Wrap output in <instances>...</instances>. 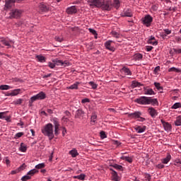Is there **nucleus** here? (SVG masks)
Wrapping results in <instances>:
<instances>
[{
	"label": "nucleus",
	"instance_id": "52",
	"mask_svg": "<svg viewBox=\"0 0 181 181\" xmlns=\"http://www.w3.org/2000/svg\"><path fill=\"white\" fill-rule=\"evenodd\" d=\"M144 177H145L146 180H148V181L151 180V175H149V174H145V175H144Z\"/></svg>",
	"mask_w": 181,
	"mask_h": 181
},
{
	"label": "nucleus",
	"instance_id": "28",
	"mask_svg": "<svg viewBox=\"0 0 181 181\" xmlns=\"http://www.w3.org/2000/svg\"><path fill=\"white\" fill-rule=\"evenodd\" d=\"M39 170L37 169H33L30 170L27 174L32 177V176H34V175H36V173H38Z\"/></svg>",
	"mask_w": 181,
	"mask_h": 181
},
{
	"label": "nucleus",
	"instance_id": "8",
	"mask_svg": "<svg viewBox=\"0 0 181 181\" xmlns=\"http://www.w3.org/2000/svg\"><path fill=\"white\" fill-rule=\"evenodd\" d=\"M15 4V0H6V4L4 5V11H8L11 9L12 6Z\"/></svg>",
	"mask_w": 181,
	"mask_h": 181
},
{
	"label": "nucleus",
	"instance_id": "16",
	"mask_svg": "<svg viewBox=\"0 0 181 181\" xmlns=\"http://www.w3.org/2000/svg\"><path fill=\"white\" fill-rule=\"evenodd\" d=\"M161 122L164 127L165 131H172V125L169 124V122H163V120H161Z\"/></svg>",
	"mask_w": 181,
	"mask_h": 181
},
{
	"label": "nucleus",
	"instance_id": "27",
	"mask_svg": "<svg viewBox=\"0 0 181 181\" xmlns=\"http://www.w3.org/2000/svg\"><path fill=\"white\" fill-rule=\"evenodd\" d=\"M74 179H78V180H85L86 175L84 174H81L79 175H75L73 177Z\"/></svg>",
	"mask_w": 181,
	"mask_h": 181
},
{
	"label": "nucleus",
	"instance_id": "44",
	"mask_svg": "<svg viewBox=\"0 0 181 181\" xmlns=\"http://www.w3.org/2000/svg\"><path fill=\"white\" fill-rule=\"evenodd\" d=\"M89 86H91L93 90H95V88H97V84H95V83L90 81L88 83Z\"/></svg>",
	"mask_w": 181,
	"mask_h": 181
},
{
	"label": "nucleus",
	"instance_id": "26",
	"mask_svg": "<svg viewBox=\"0 0 181 181\" xmlns=\"http://www.w3.org/2000/svg\"><path fill=\"white\" fill-rule=\"evenodd\" d=\"M111 35H112V36H113V37H115L117 40V42H121L119 40V37H121L119 33H117L116 31H112Z\"/></svg>",
	"mask_w": 181,
	"mask_h": 181
},
{
	"label": "nucleus",
	"instance_id": "6",
	"mask_svg": "<svg viewBox=\"0 0 181 181\" xmlns=\"http://www.w3.org/2000/svg\"><path fill=\"white\" fill-rule=\"evenodd\" d=\"M52 63H54L55 66H62V67H67L70 64L69 61H62L57 59H54Z\"/></svg>",
	"mask_w": 181,
	"mask_h": 181
},
{
	"label": "nucleus",
	"instance_id": "62",
	"mask_svg": "<svg viewBox=\"0 0 181 181\" xmlns=\"http://www.w3.org/2000/svg\"><path fill=\"white\" fill-rule=\"evenodd\" d=\"M159 70H160V66H156V67L154 69L155 73H158V71H159Z\"/></svg>",
	"mask_w": 181,
	"mask_h": 181
},
{
	"label": "nucleus",
	"instance_id": "15",
	"mask_svg": "<svg viewBox=\"0 0 181 181\" xmlns=\"http://www.w3.org/2000/svg\"><path fill=\"white\" fill-rule=\"evenodd\" d=\"M81 84V82L76 81L74 84L71 85L70 86L67 87L68 90H78V86Z\"/></svg>",
	"mask_w": 181,
	"mask_h": 181
},
{
	"label": "nucleus",
	"instance_id": "50",
	"mask_svg": "<svg viewBox=\"0 0 181 181\" xmlns=\"http://www.w3.org/2000/svg\"><path fill=\"white\" fill-rule=\"evenodd\" d=\"M48 66L50 67V69H54V67H56V64H54V62H49Z\"/></svg>",
	"mask_w": 181,
	"mask_h": 181
},
{
	"label": "nucleus",
	"instance_id": "63",
	"mask_svg": "<svg viewBox=\"0 0 181 181\" xmlns=\"http://www.w3.org/2000/svg\"><path fill=\"white\" fill-rule=\"evenodd\" d=\"M174 52H175V53L180 54V53H181V49H174Z\"/></svg>",
	"mask_w": 181,
	"mask_h": 181
},
{
	"label": "nucleus",
	"instance_id": "55",
	"mask_svg": "<svg viewBox=\"0 0 181 181\" xmlns=\"http://www.w3.org/2000/svg\"><path fill=\"white\" fill-rule=\"evenodd\" d=\"M152 49H153V47H152V46H146V50L147 52H151L152 50Z\"/></svg>",
	"mask_w": 181,
	"mask_h": 181
},
{
	"label": "nucleus",
	"instance_id": "40",
	"mask_svg": "<svg viewBox=\"0 0 181 181\" xmlns=\"http://www.w3.org/2000/svg\"><path fill=\"white\" fill-rule=\"evenodd\" d=\"M27 149H28V148L26 147V146H25V144H23V143H21V147H20V151H21V152H26Z\"/></svg>",
	"mask_w": 181,
	"mask_h": 181
},
{
	"label": "nucleus",
	"instance_id": "5",
	"mask_svg": "<svg viewBox=\"0 0 181 181\" xmlns=\"http://www.w3.org/2000/svg\"><path fill=\"white\" fill-rule=\"evenodd\" d=\"M22 13H23L22 10L13 9L10 12V18H21V16H22Z\"/></svg>",
	"mask_w": 181,
	"mask_h": 181
},
{
	"label": "nucleus",
	"instance_id": "32",
	"mask_svg": "<svg viewBox=\"0 0 181 181\" xmlns=\"http://www.w3.org/2000/svg\"><path fill=\"white\" fill-rule=\"evenodd\" d=\"M122 71H123V73H124L126 76H129V74H131V71H129V69L127 67H123L122 69Z\"/></svg>",
	"mask_w": 181,
	"mask_h": 181
},
{
	"label": "nucleus",
	"instance_id": "13",
	"mask_svg": "<svg viewBox=\"0 0 181 181\" xmlns=\"http://www.w3.org/2000/svg\"><path fill=\"white\" fill-rule=\"evenodd\" d=\"M148 114H150L152 118H155V117L158 115V112H156V110H155V108L153 107H149L148 110Z\"/></svg>",
	"mask_w": 181,
	"mask_h": 181
},
{
	"label": "nucleus",
	"instance_id": "22",
	"mask_svg": "<svg viewBox=\"0 0 181 181\" xmlns=\"http://www.w3.org/2000/svg\"><path fill=\"white\" fill-rule=\"evenodd\" d=\"M144 94H146L147 95H155V91H153V89L152 88H148L145 90Z\"/></svg>",
	"mask_w": 181,
	"mask_h": 181
},
{
	"label": "nucleus",
	"instance_id": "61",
	"mask_svg": "<svg viewBox=\"0 0 181 181\" xmlns=\"http://www.w3.org/2000/svg\"><path fill=\"white\" fill-rule=\"evenodd\" d=\"M62 121H64L65 122H67V121H69V117L64 116L62 117Z\"/></svg>",
	"mask_w": 181,
	"mask_h": 181
},
{
	"label": "nucleus",
	"instance_id": "36",
	"mask_svg": "<svg viewBox=\"0 0 181 181\" xmlns=\"http://www.w3.org/2000/svg\"><path fill=\"white\" fill-rule=\"evenodd\" d=\"M69 153L71 155L72 158H76V156H78V153L76 150L70 151Z\"/></svg>",
	"mask_w": 181,
	"mask_h": 181
},
{
	"label": "nucleus",
	"instance_id": "29",
	"mask_svg": "<svg viewBox=\"0 0 181 181\" xmlns=\"http://www.w3.org/2000/svg\"><path fill=\"white\" fill-rule=\"evenodd\" d=\"M36 57L37 59V61L40 63H45V62H46V58L44 56L37 55Z\"/></svg>",
	"mask_w": 181,
	"mask_h": 181
},
{
	"label": "nucleus",
	"instance_id": "48",
	"mask_svg": "<svg viewBox=\"0 0 181 181\" xmlns=\"http://www.w3.org/2000/svg\"><path fill=\"white\" fill-rule=\"evenodd\" d=\"M148 43L149 45H153V46H156L158 45V41H151V40H148Z\"/></svg>",
	"mask_w": 181,
	"mask_h": 181
},
{
	"label": "nucleus",
	"instance_id": "42",
	"mask_svg": "<svg viewBox=\"0 0 181 181\" xmlns=\"http://www.w3.org/2000/svg\"><path fill=\"white\" fill-rule=\"evenodd\" d=\"M100 138L101 139H105L107 138V134H105V132L102 131L100 132Z\"/></svg>",
	"mask_w": 181,
	"mask_h": 181
},
{
	"label": "nucleus",
	"instance_id": "39",
	"mask_svg": "<svg viewBox=\"0 0 181 181\" xmlns=\"http://www.w3.org/2000/svg\"><path fill=\"white\" fill-rule=\"evenodd\" d=\"M112 167L117 170H124V168L122 167V165H119L118 164H115L112 165Z\"/></svg>",
	"mask_w": 181,
	"mask_h": 181
},
{
	"label": "nucleus",
	"instance_id": "58",
	"mask_svg": "<svg viewBox=\"0 0 181 181\" xmlns=\"http://www.w3.org/2000/svg\"><path fill=\"white\" fill-rule=\"evenodd\" d=\"M168 71H175L177 73V71H178L177 69L175 68V67H172L170 69H169Z\"/></svg>",
	"mask_w": 181,
	"mask_h": 181
},
{
	"label": "nucleus",
	"instance_id": "3",
	"mask_svg": "<svg viewBox=\"0 0 181 181\" xmlns=\"http://www.w3.org/2000/svg\"><path fill=\"white\" fill-rule=\"evenodd\" d=\"M46 98V93L44 92H40L38 94L33 95L30 98V106L32 107V104L37 100H45Z\"/></svg>",
	"mask_w": 181,
	"mask_h": 181
},
{
	"label": "nucleus",
	"instance_id": "31",
	"mask_svg": "<svg viewBox=\"0 0 181 181\" xmlns=\"http://www.w3.org/2000/svg\"><path fill=\"white\" fill-rule=\"evenodd\" d=\"M1 42L4 45V46H8V47H11V44L13 43V41L12 40L8 41L4 40H2Z\"/></svg>",
	"mask_w": 181,
	"mask_h": 181
},
{
	"label": "nucleus",
	"instance_id": "24",
	"mask_svg": "<svg viewBox=\"0 0 181 181\" xmlns=\"http://www.w3.org/2000/svg\"><path fill=\"white\" fill-rule=\"evenodd\" d=\"M21 93V89H15L8 93V95L13 97L15 95H18Z\"/></svg>",
	"mask_w": 181,
	"mask_h": 181
},
{
	"label": "nucleus",
	"instance_id": "49",
	"mask_svg": "<svg viewBox=\"0 0 181 181\" xmlns=\"http://www.w3.org/2000/svg\"><path fill=\"white\" fill-rule=\"evenodd\" d=\"M55 40L57 42H59V43H62V42H63L64 39L62 37H55Z\"/></svg>",
	"mask_w": 181,
	"mask_h": 181
},
{
	"label": "nucleus",
	"instance_id": "33",
	"mask_svg": "<svg viewBox=\"0 0 181 181\" xmlns=\"http://www.w3.org/2000/svg\"><path fill=\"white\" fill-rule=\"evenodd\" d=\"M90 122H93V124H95V122H97V115H95V113H93L90 117Z\"/></svg>",
	"mask_w": 181,
	"mask_h": 181
},
{
	"label": "nucleus",
	"instance_id": "21",
	"mask_svg": "<svg viewBox=\"0 0 181 181\" xmlns=\"http://www.w3.org/2000/svg\"><path fill=\"white\" fill-rule=\"evenodd\" d=\"M39 8L40 9V11H42V12H46V11H47V6H46V4H45V3H40L39 4Z\"/></svg>",
	"mask_w": 181,
	"mask_h": 181
},
{
	"label": "nucleus",
	"instance_id": "1",
	"mask_svg": "<svg viewBox=\"0 0 181 181\" xmlns=\"http://www.w3.org/2000/svg\"><path fill=\"white\" fill-rule=\"evenodd\" d=\"M101 8L103 11H111L112 8L118 9L119 8V0H105Z\"/></svg>",
	"mask_w": 181,
	"mask_h": 181
},
{
	"label": "nucleus",
	"instance_id": "46",
	"mask_svg": "<svg viewBox=\"0 0 181 181\" xmlns=\"http://www.w3.org/2000/svg\"><path fill=\"white\" fill-rule=\"evenodd\" d=\"M23 101V100H22V99H18L16 101H14V104L16 105H21V104H22Z\"/></svg>",
	"mask_w": 181,
	"mask_h": 181
},
{
	"label": "nucleus",
	"instance_id": "9",
	"mask_svg": "<svg viewBox=\"0 0 181 181\" xmlns=\"http://www.w3.org/2000/svg\"><path fill=\"white\" fill-rule=\"evenodd\" d=\"M122 16H127L131 18L132 16V10L129 8H124L121 13Z\"/></svg>",
	"mask_w": 181,
	"mask_h": 181
},
{
	"label": "nucleus",
	"instance_id": "59",
	"mask_svg": "<svg viewBox=\"0 0 181 181\" xmlns=\"http://www.w3.org/2000/svg\"><path fill=\"white\" fill-rule=\"evenodd\" d=\"M156 166L158 169H163V168H165V165L163 164H158Z\"/></svg>",
	"mask_w": 181,
	"mask_h": 181
},
{
	"label": "nucleus",
	"instance_id": "60",
	"mask_svg": "<svg viewBox=\"0 0 181 181\" xmlns=\"http://www.w3.org/2000/svg\"><path fill=\"white\" fill-rule=\"evenodd\" d=\"M66 133H67V130L64 127H63L62 128V135H63V136H64Z\"/></svg>",
	"mask_w": 181,
	"mask_h": 181
},
{
	"label": "nucleus",
	"instance_id": "11",
	"mask_svg": "<svg viewBox=\"0 0 181 181\" xmlns=\"http://www.w3.org/2000/svg\"><path fill=\"white\" fill-rule=\"evenodd\" d=\"M149 104H151V105H156L158 104V99L148 97L147 98V105Z\"/></svg>",
	"mask_w": 181,
	"mask_h": 181
},
{
	"label": "nucleus",
	"instance_id": "43",
	"mask_svg": "<svg viewBox=\"0 0 181 181\" xmlns=\"http://www.w3.org/2000/svg\"><path fill=\"white\" fill-rule=\"evenodd\" d=\"M53 123H54V127H60V124L59 123V120H57V118L53 119Z\"/></svg>",
	"mask_w": 181,
	"mask_h": 181
},
{
	"label": "nucleus",
	"instance_id": "45",
	"mask_svg": "<svg viewBox=\"0 0 181 181\" xmlns=\"http://www.w3.org/2000/svg\"><path fill=\"white\" fill-rule=\"evenodd\" d=\"M23 134H24L23 132H18V133L16 134L15 139H18L21 138Z\"/></svg>",
	"mask_w": 181,
	"mask_h": 181
},
{
	"label": "nucleus",
	"instance_id": "10",
	"mask_svg": "<svg viewBox=\"0 0 181 181\" xmlns=\"http://www.w3.org/2000/svg\"><path fill=\"white\" fill-rule=\"evenodd\" d=\"M136 103L139 104H142L143 105H148V97L143 96L141 98L137 99Z\"/></svg>",
	"mask_w": 181,
	"mask_h": 181
},
{
	"label": "nucleus",
	"instance_id": "64",
	"mask_svg": "<svg viewBox=\"0 0 181 181\" xmlns=\"http://www.w3.org/2000/svg\"><path fill=\"white\" fill-rule=\"evenodd\" d=\"M175 163H180V165H181V159L175 160Z\"/></svg>",
	"mask_w": 181,
	"mask_h": 181
},
{
	"label": "nucleus",
	"instance_id": "38",
	"mask_svg": "<svg viewBox=\"0 0 181 181\" xmlns=\"http://www.w3.org/2000/svg\"><path fill=\"white\" fill-rule=\"evenodd\" d=\"M30 179H32V177H30V175H29L27 173L26 175H24L23 177H22L21 180L22 181H28V180H30Z\"/></svg>",
	"mask_w": 181,
	"mask_h": 181
},
{
	"label": "nucleus",
	"instance_id": "12",
	"mask_svg": "<svg viewBox=\"0 0 181 181\" xmlns=\"http://www.w3.org/2000/svg\"><path fill=\"white\" fill-rule=\"evenodd\" d=\"M112 43V41L109 40L105 43V46L106 49H107V50H110V52H114V50H115V48L112 47V45H111Z\"/></svg>",
	"mask_w": 181,
	"mask_h": 181
},
{
	"label": "nucleus",
	"instance_id": "19",
	"mask_svg": "<svg viewBox=\"0 0 181 181\" xmlns=\"http://www.w3.org/2000/svg\"><path fill=\"white\" fill-rule=\"evenodd\" d=\"M170 159H172V156H170V153H168L166 158H163L161 162L164 163V165H166L170 162Z\"/></svg>",
	"mask_w": 181,
	"mask_h": 181
},
{
	"label": "nucleus",
	"instance_id": "30",
	"mask_svg": "<svg viewBox=\"0 0 181 181\" xmlns=\"http://www.w3.org/2000/svg\"><path fill=\"white\" fill-rule=\"evenodd\" d=\"M175 127H180L181 125V116H178L175 121Z\"/></svg>",
	"mask_w": 181,
	"mask_h": 181
},
{
	"label": "nucleus",
	"instance_id": "35",
	"mask_svg": "<svg viewBox=\"0 0 181 181\" xmlns=\"http://www.w3.org/2000/svg\"><path fill=\"white\" fill-rule=\"evenodd\" d=\"M154 86H155L156 88H157V90L158 91H160L161 90H163V88L162 86H160V83L155 82L154 83Z\"/></svg>",
	"mask_w": 181,
	"mask_h": 181
},
{
	"label": "nucleus",
	"instance_id": "53",
	"mask_svg": "<svg viewBox=\"0 0 181 181\" xmlns=\"http://www.w3.org/2000/svg\"><path fill=\"white\" fill-rule=\"evenodd\" d=\"M82 104H86V103H90V99L84 98L81 100Z\"/></svg>",
	"mask_w": 181,
	"mask_h": 181
},
{
	"label": "nucleus",
	"instance_id": "4",
	"mask_svg": "<svg viewBox=\"0 0 181 181\" xmlns=\"http://www.w3.org/2000/svg\"><path fill=\"white\" fill-rule=\"evenodd\" d=\"M105 0H88L90 6H96V8H102Z\"/></svg>",
	"mask_w": 181,
	"mask_h": 181
},
{
	"label": "nucleus",
	"instance_id": "37",
	"mask_svg": "<svg viewBox=\"0 0 181 181\" xmlns=\"http://www.w3.org/2000/svg\"><path fill=\"white\" fill-rule=\"evenodd\" d=\"M12 87L9 86L8 85H1L0 90H11Z\"/></svg>",
	"mask_w": 181,
	"mask_h": 181
},
{
	"label": "nucleus",
	"instance_id": "20",
	"mask_svg": "<svg viewBox=\"0 0 181 181\" xmlns=\"http://www.w3.org/2000/svg\"><path fill=\"white\" fill-rule=\"evenodd\" d=\"M145 131H146V126H137V134H142V132H145Z\"/></svg>",
	"mask_w": 181,
	"mask_h": 181
},
{
	"label": "nucleus",
	"instance_id": "41",
	"mask_svg": "<svg viewBox=\"0 0 181 181\" xmlns=\"http://www.w3.org/2000/svg\"><path fill=\"white\" fill-rule=\"evenodd\" d=\"M46 165L45 163H39L38 165H35V169H43V168H45Z\"/></svg>",
	"mask_w": 181,
	"mask_h": 181
},
{
	"label": "nucleus",
	"instance_id": "54",
	"mask_svg": "<svg viewBox=\"0 0 181 181\" xmlns=\"http://www.w3.org/2000/svg\"><path fill=\"white\" fill-rule=\"evenodd\" d=\"M142 57H143V56H142V54H136V59H137V60H142Z\"/></svg>",
	"mask_w": 181,
	"mask_h": 181
},
{
	"label": "nucleus",
	"instance_id": "14",
	"mask_svg": "<svg viewBox=\"0 0 181 181\" xmlns=\"http://www.w3.org/2000/svg\"><path fill=\"white\" fill-rule=\"evenodd\" d=\"M84 114L85 113H84V111H83V110L78 109L76 112L75 118H79V119L83 118Z\"/></svg>",
	"mask_w": 181,
	"mask_h": 181
},
{
	"label": "nucleus",
	"instance_id": "7",
	"mask_svg": "<svg viewBox=\"0 0 181 181\" xmlns=\"http://www.w3.org/2000/svg\"><path fill=\"white\" fill-rule=\"evenodd\" d=\"M77 12V6H71L66 9V13L67 15H75V13Z\"/></svg>",
	"mask_w": 181,
	"mask_h": 181
},
{
	"label": "nucleus",
	"instance_id": "51",
	"mask_svg": "<svg viewBox=\"0 0 181 181\" xmlns=\"http://www.w3.org/2000/svg\"><path fill=\"white\" fill-rule=\"evenodd\" d=\"M88 30L90 33H92V35H97V31H95V30L93 28H89Z\"/></svg>",
	"mask_w": 181,
	"mask_h": 181
},
{
	"label": "nucleus",
	"instance_id": "56",
	"mask_svg": "<svg viewBox=\"0 0 181 181\" xmlns=\"http://www.w3.org/2000/svg\"><path fill=\"white\" fill-rule=\"evenodd\" d=\"M164 32L166 33V35H170L172 33V31L169 29H165Z\"/></svg>",
	"mask_w": 181,
	"mask_h": 181
},
{
	"label": "nucleus",
	"instance_id": "47",
	"mask_svg": "<svg viewBox=\"0 0 181 181\" xmlns=\"http://www.w3.org/2000/svg\"><path fill=\"white\" fill-rule=\"evenodd\" d=\"M121 159H123L124 160H127V162H129V163H131V162H132V159L129 157H125V156H122L121 158Z\"/></svg>",
	"mask_w": 181,
	"mask_h": 181
},
{
	"label": "nucleus",
	"instance_id": "2",
	"mask_svg": "<svg viewBox=\"0 0 181 181\" xmlns=\"http://www.w3.org/2000/svg\"><path fill=\"white\" fill-rule=\"evenodd\" d=\"M45 136H48L49 141H52L54 138V133L53 132V124L48 123L45 124L41 129Z\"/></svg>",
	"mask_w": 181,
	"mask_h": 181
},
{
	"label": "nucleus",
	"instance_id": "34",
	"mask_svg": "<svg viewBox=\"0 0 181 181\" xmlns=\"http://www.w3.org/2000/svg\"><path fill=\"white\" fill-rule=\"evenodd\" d=\"M173 110H177V108H181L180 103H175L171 107Z\"/></svg>",
	"mask_w": 181,
	"mask_h": 181
},
{
	"label": "nucleus",
	"instance_id": "57",
	"mask_svg": "<svg viewBox=\"0 0 181 181\" xmlns=\"http://www.w3.org/2000/svg\"><path fill=\"white\" fill-rule=\"evenodd\" d=\"M54 134L55 135H59V127H54Z\"/></svg>",
	"mask_w": 181,
	"mask_h": 181
},
{
	"label": "nucleus",
	"instance_id": "25",
	"mask_svg": "<svg viewBox=\"0 0 181 181\" xmlns=\"http://www.w3.org/2000/svg\"><path fill=\"white\" fill-rule=\"evenodd\" d=\"M112 180L119 181V177H118V174L117 173L116 171L112 170Z\"/></svg>",
	"mask_w": 181,
	"mask_h": 181
},
{
	"label": "nucleus",
	"instance_id": "17",
	"mask_svg": "<svg viewBox=\"0 0 181 181\" xmlns=\"http://www.w3.org/2000/svg\"><path fill=\"white\" fill-rule=\"evenodd\" d=\"M152 21H153V18L151 15H146L143 19L144 23H151Z\"/></svg>",
	"mask_w": 181,
	"mask_h": 181
},
{
	"label": "nucleus",
	"instance_id": "23",
	"mask_svg": "<svg viewBox=\"0 0 181 181\" xmlns=\"http://www.w3.org/2000/svg\"><path fill=\"white\" fill-rule=\"evenodd\" d=\"M141 112H136V121H139L140 122H144L145 121V118L141 117Z\"/></svg>",
	"mask_w": 181,
	"mask_h": 181
},
{
	"label": "nucleus",
	"instance_id": "18",
	"mask_svg": "<svg viewBox=\"0 0 181 181\" xmlns=\"http://www.w3.org/2000/svg\"><path fill=\"white\" fill-rule=\"evenodd\" d=\"M26 168V165L23 164L21 165L17 170H12L11 175H16V173H19L21 170H23Z\"/></svg>",
	"mask_w": 181,
	"mask_h": 181
}]
</instances>
